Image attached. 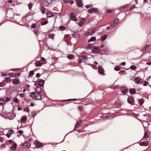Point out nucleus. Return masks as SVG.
I'll list each match as a JSON object with an SVG mask.
<instances>
[{
    "label": "nucleus",
    "mask_w": 151,
    "mask_h": 151,
    "mask_svg": "<svg viewBox=\"0 0 151 151\" xmlns=\"http://www.w3.org/2000/svg\"><path fill=\"white\" fill-rule=\"evenodd\" d=\"M41 92V91L40 89L38 87H37L35 91L32 92V97L35 99L41 100L42 98V96L40 94Z\"/></svg>",
    "instance_id": "obj_1"
},
{
    "label": "nucleus",
    "mask_w": 151,
    "mask_h": 151,
    "mask_svg": "<svg viewBox=\"0 0 151 151\" xmlns=\"http://www.w3.org/2000/svg\"><path fill=\"white\" fill-rule=\"evenodd\" d=\"M10 100V98L9 97H6L5 100L3 97L1 98H0V106L4 105Z\"/></svg>",
    "instance_id": "obj_2"
},
{
    "label": "nucleus",
    "mask_w": 151,
    "mask_h": 151,
    "mask_svg": "<svg viewBox=\"0 0 151 151\" xmlns=\"http://www.w3.org/2000/svg\"><path fill=\"white\" fill-rule=\"evenodd\" d=\"M115 114L111 113H108L104 114L103 115L102 118L104 119H110L111 118L114 117Z\"/></svg>",
    "instance_id": "obj_3"
},
{
    "label": "nucleus",
    "mask_w": 151,
    "mask_h": 151,
    "mask_svg": "<svg viewBox=\"0 0 151 151\" xmlns=\"http://www.w3.org/2000/svg\"><path fill=\"white\" fill-rule=\"evenodd\" d=\"M53 0H44L43 1L42 4L44 6H48L52 4Z\"/></svg>",
    "instance_id": "obj_4"
},
{
    "label": "nucleus",
    "mask_w": 151,
    "mask_h": 151,
    "mask_svg": "<svg viewBox=\"0 0 151 151\" xmlns=\"http://www.w3.org/2000/svg\"><path fill=\"white\" fill-rule=\"evenodd\" d=\"M30 146V144L28 142H25L22 145V148L23 149H25L27 148H29Z\"/></svg>",
    "instance_id": "obj_5"
},
{
    "label": "nucleus",
    "mask_w": 151,
    "mask_h": 151,
    "mask_svg": "<svg viewBox=\"0 0 151 151\" xmlns=\"http://www.w3.org/2000/svg\"><path fill=\"white\" fill-rule=\"evenodd\" d=\"M119 22V20L118 19H115L110 23V25L111 27H114L118 24Z\"/></svg>",
    "instance_id": "obj_6"
},
{
    "label": "nucleus",
    "mask_w": 151,
    "mask_h": 151,
    "mask_svg": "<svg viewBox=\"0 0 151 151\" xmlns=\"http://www.w3.org/2000/svg\"><path fill=\"white\" fill-rule=\"evenodd\" d=\"M70 19L74 21H77L78 19L76 17L74 14L73 12H71L70 14Z\"/></svg>",
    "instance_id": "obj_7"
},
{
    "label": "nucleus",
    "mask_w": 151,
    "mask_h": 151,
    "mask_svg": "<svg viewBox=\"0 0 151 151\" xmlns=\"http://www.w3.org/2000/svg\"><path fill=\"white\" fill-rule=\"evenodd\" d=\"M17 147V145L14 142L12 146L10 147V148L13 151H15L16 150Z\"/></svg>",
    "instance_id": "obj_8"
},
{
    "label": "nucleus",
    "mask_w": 151,
    "mask_h": 151,
    "mask_svg": "<svg viewBox=\"0 0 151 151\" xmlns=\"http://www.w3.org/2000/svg\"><path fill=\"white\" fill-rule=\"evenodd\" d=\"M87 57L84 55H81L79 57V63H81L82 61V60H86L87 59Z\"/></svg>",
    "instance_id": "obj_9"
},
{
    "label": "nucleus",
    "mask_w": 151,
    "mask_h": 151,
    "mask_svg": "<svg viewBox=\"0 0 151 151\" xmlns=\"http://www.w3.org/2000/svg\"><path fill=\"white\" fill-rule=\"evenodd\" d=\"M34 144L36 145L37 148L40 147L42 145V144L39 142L37 140H35L34 142Z\"/></svg>",
    "instance_id": "obj_10"
},
{
    "label": "nucleus",
    "mask_w": 151,
    "mask_h": 151,
    "mask_svg": "<svg viewBox=\"0 0 151 151\" xmlns=\"http://www.w3.org/2000/svg\"><path fill=\"white\" fill-rule=\"evenodd\" d=\"M96 28H93L92 29L91 32H88L86 34V35H87L88 36L92 35L96 32Z\"/></svg>",
    "instance_id": "obj_11"
},
{
    "label": "nucleus",
    "mask_w": 151,
    "mask_h": 151,
    "mask_svg": "<svg viewBox=\"0 0 151 151\" xmlns=\"http://www.w3.org/2000/svg\"><path fill=\"white\" fill-rule=\"evenodd\" d=\"M148 145L149 142L148 141L141 142L139 144V145L142 146H147Z\"/></svg>",
    "instance_id": "obj_12"
},
{
    "label": "nucleus",
    "mask_w": 151,
    "mask_h": 151,
    "mask_svg": "<svg viewBox=\"0 0 151 151\" xmlns=\"http://www.w3.org/2000/svg\"><path fill=\"white\" fill-rule=\"evenodd\" d=\"M76 3L80 7H81L83 6V4L81 0H76Z\"/></svg>",
    "instance_id": "obj_13"
},
{
    "label": "nucleus",
    "mask_w": 151,
    "mask_h": 151,
    "mask_svg": "<svg viewBox=\"0 0 151 151\" xmlns=\"http://www.w3.org/2000/svg\"><path fill=\"white\" fill-rule=\"evenodd\" d=\"M85 21V19L83 18L81 19L80 22L78 24V25L80 27L82 26L83 25Z\"/></svg>",
    "instance_id": "obj_14"
},
{
    "label": "nucleus",
    "mask_w": 151,
    "mask_h": 151,
    "mask_svg": "<svg viewBox=\"0 0 151 151\" xmlns=\"http://www.w3.org/2000/svg\"><path fill=\"white\" fill-rule=\"evenodd\" d=\"M98 71L99 73L101 74H103L104 71L103 68L101 66L99 67V68Z\"/></svg>",
    "instance_id": "obj_15"
},
{
    "label": "nucleus",
    "mask_w": 151,
    "mask_h": 151,
    "mask_svg": "<svg viewBox=\"0 0 151 151\" xmlns=\"http://www.w3.org/2000/svg\"><path fill=\"white\" fill-rule=\"evenodd\" d=\"M133 100V98L132 97H129L127 99V101L129 104H131Z\"/></svg>",
    "instance_id": "obj_16"
},
{
    "label": "nucleus",
    "mask_w": 151,
    "mask_h": 151,
    "mask_svg": "<svg viewBox=\"0 0 151 151\" xmlns=\"http://www.w3.org/2000/svg\"><path fill=\"white\" fill-rule=\"evenodd\" d=\"M47 17L48 18L51 17L53 16V14L51 12H48L47 13Z\"/></svg>",
    "instance_id": "obj_17"
},
{
    "label": "nucleus",
    "mask_w": 151,
    "mask_h": 151,
    "mask_svg": "<svg viewBox=\"0 0 151 151\" xmlns=\"http://www.w3.org/2000/svg\"><path fill=\"white\" fill-rule=\"evenodd\" d=\"M15 116L16 115L15 114H11L9 116L8 119H9L10 120H12L13 119Z\"/></svg>",
    "instance_id": "obj_18"
},
{
    "label": "nucleus",
    "mask_w": 151,
    "mask_h": 151,
    "mask_svg": "<svg viewBox=\"0 0 151 151\" xmlns=\"http://www.w3.org/2000/svg\"><path fill=\"white\" fill-rule=\"evenodd\" d=\"M27 118L26 116H23L21 119V122L22 123H24L26 122Z\"/></svg>",
    "instance_id": "obj_19"
},
{
    "label": "nucleus",
    "mask_w": 151,
    "mask_h": 151,
    "mask_svg": "<svg viewBox=\"0 0 151 151\" xmlns=\"http://www.w3.org/2000/svg\"><path fill=\"white\" fill-rule=\"evenodd\" d=\"M45 82L44 81L42 80H40L38 82L39 85L40 86H42Z\"/></svg>",
    "instance_id": "obj_20"
},
{
    "label": "nucleus",
    "mask_w": 151,
    "mask_h": 151,
    "mask_svg": "<svg viewBox=\"0 0 151 151\" xmlns=\"http://www.w3.org/2000/svg\"><path fill=\"white\" fill-rule=\"evenodd\" d=\"M43 63L41 62H40L39 61H37L36 63V66H40L42 65Z\"/></svg>",
    "instance_id": "obj_21"
},
{
    "label": "nucleus",
    "mask_w": 151,
    "mask_h": 151,
    "mask_svg": "<svg viewBox=\"0 0 151 151\" xmlns=\"http://www.w3.org/2000/svg\"><path fill=\"white\" fill-rule=\"evenodd\" d=\"M81 121L77 122L75 125V129L77 128L79 125L81 124Z\"/></svg>",
    "instance_id": "obj_22"
},
{
    "label": "nucleus",
    "mask_w": 151,
    "mask_h": 151,
    "mask_svg": "<svg viewBox=\"0 0 151 151\" xmlns=\"http://www.w3.org/2000/svg\"><path fill=\"white\" fill-rule=\"evenodd\" d=\"M134 81L136 83H139L140 82V79L138 77H136L134 78Z\"/></svg>",
    "instance_id": "obj_23"
},
{
    "label": "nucleus",
    "mask_w": 151,
    "mask_h": 151,
    "mask_svg": "<svg viewBox=\"0 0 151 151\" xmlns=\"http://www.w3.org/2000/svg\"><path fill=\"white\" fill-rule=\"evenodd\" d=\"M92 50L93 52L96 53L98 51V48L96 47H94L93 48Z\"/></svg>",
    "instance_id": "obj_24"
},
{
    "label": "nucleus",
    "mask_w": 151,
    "mask_h": 151,
    "mask_svg": "<svg viewBox=\"0 0 151 151\" xmlns=\"http://www.w3.org/2000/svg\"><path fill=\"white\" fill-rule=\"evenodd\" d=\"M73 36L74 37L78 38L79 37L80 35L77 33H74L73 34Z\"/></svg>",
    "instance_id": "obj_25"
},
{
    "label": "nucleus",
    "mask_w": 151,
    "mask_h": 151,
    "mask_svg": "<svg viewBox=\"0 0 151 151\" xmlns=\"http://www.w3.org/2000/svg\"><path fill=\"white\" fill-rule=\"evenodd\" d=\"M96 39V38L95 37H92L88 40V42H89L94 41Z\"/></svg>",
    "instance_id": "obj_26"
},
{
    "label": "nucleus",
    "mask_w": 151,
    "mask_h": 151,
    "mask_svg": "<svg viewBox=\"0 0 151 151\" xmlns=\"http://www.w3.org/2000/svg\"><path fill=\"white\" fill-rule=\"evenodd\" d=\"M5 81L8 83L10 82L11 81V79L10 77H7L5 78Z\"/></svg>",
    "instance_id": "obj_27"
},
{
    "label": "nucleus",
    "mask_w": 151,
    "mask_h": 151,
    "mask_svg": "<svg viewBox=\"0 0 151 151\" xmlns=\"http://www.w3.org/2000/svg\"><path fill=\"white\" fill-rule=\"evenodd\" d=\"M138 101L139 102V104L140 105H142L144 103V101L142 99H139L138 100Z\"/></svg>",
    "instance_id": "obj_28"
},
{
    "label": "nucleus",
    "mask_w": 151,
    "mask_h": 151,
    "mask_svg": "<svg viewBox=\"0 0 151 151\" xmlns=\"http://www.w3.org/2000/svg\"><path fill=\"white\" fill-rule=\"evenodd\" d=\"M96 11V9L94 8H92L91 9H90L88 10V12L91 13L93 12Z\"/></svg>",
    "instance_id": "obj_29"
},
{
    "label": "nucleus",
    "mask_w": 151,
    "mask_h": 151,
    "mask_svg": "<svg viewBox=\"0 0 151 151\" xmlns=\"http://www.w3.org/2000/svg\"><path fill=\"white\" fill-rule=\"evenodd\" d=\"M107 36L106 35H104L101 38V40L102 41H103L105 40Z\"/></svg>",
    "instance_id": "obj_30"
},
{
    "label": "nucleus",
    "mask_w": 151,
    "mask_h": 151,
    "mask_svg": "<svg viewBox=\"0 0 151 151\" xmlns=\"http://www.w3.org/2000/svg\"><path fill=\"white\" fill-rule=\"evenodd\" d=\"M54 34L51 33L49 35V37L50 38L52 39V40H53L54 37Z\"/></svg>",
    "instance_id": "obj_31"
},
{
    "label": "nucleus",
    "mask_w": 151,
    "mask_h": 151,
    "mask_svg": "<svg viewBox=\"0 0 151 151\" xmlns=\"http://www.w3.org/2000/svg\"><path fill=\"white\" fill-rule=\"evenodd\" d=\"M28 6L29 7V10H30L33 6V4L32 3H30L28 5Z\"/></svg>",
    "instance_id": "obj_32"
},
{
    "label": "nucleus",
    "mask_w": 151,
    "mask_h": 151,
    "mask_svg": "<svg viewBox=\"0 0 151 151\" xmlns=\"http://www.w3.org/2000/svg\"><path fill=\"white\" fill-rule=\"evenodd\" d=\"M41 12L43 13L44 14L45 12V9L43 7H42L41 9Z\"/></svg>",
    "instance_id": "obj_33"
},
{
    "label": "nucleus",
    "mask_w": 151,
    "mask_h": 151,
    "mask_svg": "<svg viewBox=\"0 0 151 151\" xmlns=\"http://www.w3.org/2000/svg\"><path fill=\"white\" fill-rule=\"evenodd\" d=\"M34 74L33 71H31L29 73V76L30 77L32 76Z\"/></svg>",
    "instance_id": "obj_34"
},
{
    "label": "nucleus",
    "mask_w": 151,
    "mask_h": 151,
    "mask_svg": "<svg viewBox=\"0 0 151 151\" xmlns=\"http://www.w3.org/2000/svg\"><path fill=\"white\" fill-rule=\"evenodd\" d=\"M130 92L131 93L134 94L136 92V91L134 89H131L130 90Z\"/></svg>",
    "instance_id": "obj_35"
},
{
    "label": "nucleus",
    "mask_w": 151,
    "mask_h": 151,
    "mask_svg": "<svg viewBox=\"0 0 151 151\" xmlns=\"http://www.w3.org/2000/svg\"><path fill=\"white\" fill-rule=\"evenodd\" d=\"M130 68L132 70H134L136 68V66L134 65H132L130 66Z\"/></svg>",
    "instance_id": "obj_36"
},
{
    "label": "nucleus",
    "mask_w": 151,
    "mask_h": 151,
    "mask_svg": "<svg viewBox=\"0 0 151 151\" xmlns=\"http://www.w3.org/2000/svg\"><path fill=\"white\" fill-rule=\"evenodd\" d=\"M31 116L32 117H34L36 114V113L35 111H32L31 113Z\"/></svg>",
    "instance_id": "obj_37"
},
{
    "label": "nucleus",
    "mask_w": 151,
    "mask_h": 151,
    "mask_svg": "<svg viewBox=\"0 0 151 151\" xmlns=\"http://www.w3.org/2000/svg\"><path fill=\"white\" fill-rule=\"evenodd\" d=\"M14 83L15 84H17L19 83V81L16 79H14L13 80Z\"/></svg>",
    "instance_id": "obj_38"
},
{
    "label": "nucleus",
    "mask_w": 151,
    "mask_h": 151,
    "mask_svg": "<svg viewBox=\"0 0 151 151\" xmlns=\"http://www.w3.org/2000/svg\"><path fill=\"white\" fill-rule=\"evenodd\" d=\"M93 46V45L92 44H89L87 47V48L88 49H91Z\"/></svg>",
    "instance_id": "obj_39"
},
{
    "label": "nucleus",
    "mask_w": 151,
    "mask_h": 151,
    "mask_svg": "<svg viewBox=\"0 0 151 151\" xmlns=\"http://www.w3.org/2000/svg\"><path fill=\"white\" fill-rule=\"evenodd\" d=\"M114 70L116 71H118L120 70V69L119 67L116 66L114 68Z\"/></svg>",
    "instance_id": "obj_40"
},
{
    "label": "nucleus",
    "mask_w": 151,
    "mask_h": 151,
    "mask_svg": "<svg viewBox=\"0 0 151 151\" xmlns=\"http://www.w3.org/2000/svg\"><path fill=\"white\" fill-rule=\"evenodd\" d=\"M90 65L93 69H96L97 66L96 65L93 64H91Z\"/></svg>",
    "instance_id": "obj_41"
},
{
    "label": "nucleus",
    "mask_w": 151,
    "mask_h": 151,
    "mask_svg": "<svg viewBox=\"0 0 151 151\" xmlns=\"http://www.w3.org/2000/svg\"><path fill=\"white\" fill-rule=\"evenodd\" d=\"M149 47V45H146L144 46L143 47L142 50L144 51H145V50L147 49Z\"/></svg>",
    "instance_id": "obj_42"
},
{
    "label": "nucleus",
    "mask_w": 151,
    "mask_h": 151,
    "mask_svg": "<svg viewBox=\"0 0 151 151\" xmlns=\"http://www.w3.org/2000/svg\"><path fill=\"white\" fill-rule=\"evenodd\" d=\"M92 5H87L85 6L86 7L87 9H88L90 8H91L92 7Z\"/></svg>",
    "instance_id": "obj_43"
},
{
    "label": "nucleus",
    "mask_w": 151,
    "mask_h": 151,
    "mask_svg": "<svg viewBox=\"0 0 151 151\" xmlns=\"http://www.w3.org/2000/svg\"><path fill=\"white\" fill-rule=\"evenodd\" d=\"M73 56L72 55H69L68 56V58L70 59H73Z\"/></svg>",
    "instance_id": "obj_44"
},
{
    "label": "nucleus",
    "mask_w": 151,
    "mask_h": 151,
    "mask_svg": "<svg viewBox=\"0 0 151 151\" xmlns=\"http://www.w3.org/2000/svg\"><path fill=\"white\" fill-rule=\"evenodd\" d=\"M14 133V131L13 130H10L9 131L8 133L10 134V135H11L13 133Z\"/></svg>",
    "instance_id": "obj_45"
},
{
    "label": "nucleus",
    "mask_w": 151,
    "mask_h": 151,
    "mask_svg": "<svg viewBox=\"0 0 151 151\" xmlns=\"http://www.w3.org/2000/svg\"><path fill=\"white\" fill-rule=\"evenodd\" d=\"M36 27V25L35 23L33 24L31 26V28L32 29Z\"/></svg>",
    "instance_id": "obj_46"
},
{
    "label": "nucleus",
    "mask_w": 151,
    "mask_h": 151,
    "mask_svg": "<svg viewBox=\"0 0 151 151\" xmlns=\"http://www.w3.org/2000/svg\"><path fill=\"white\" fill-rule=\"evenodd\" d=\"M78 109L79 110L81 111L82 110V106H79L78 107Z\"/></svg>",
    "instance_id": "obj_47"
},
{
    "label": "nucleus",
    "mask_w": 151,
    "mask_h": 151,
    "mask_svg": "<svg viewBox=\"0 0 151 151\" xmlns=\"http://www.w3.org/2000/svg\"><path fill=\"white\" fill-rule=\"evenodd\" d=\"M20 75V73H17L14 74V77H16L17 76H18Z\"/></svg>",
    "instance_id": "obj_48"
},
{
    "label": "nucleus",
    "mask_w": 151,
    "mask_h": 151,
    "mask_svg": "<svg viewBox=\"0 0 151 151\" xmlns=\"http://www.w3.org/2000/svg\"><path fill=\"white\" fill-rule=\"evenodd\" d=\"M148 84V83L147 82H146V81H144V84L143 85L145 86H147Z\"/></svg>",
    "instance_id": "obj_49"
},
{
    "label": "nucleus",
    "mask_w": 151,
    "mask_h": 151,
    "mask_svg": "<svg viewBox=\"0 0 151 151\" xmlns=\"http://www.w3.org/2000/svg\"><path fill=\"white\" fill-rule=\"evenodd\" d=\"M59 28L60 29H62L63 30H64L65 29V27L63 26H61Z\"/></svg>",
    "instance_id": "obj_50"
},
{
    "label": "nucleus",
    "mask_w": 151,
    "mask_h": 151,
    "mask_svg": "<svg viewBox=\"0 0 151 151\" xmlns=\"http://www.w3.org/2000/svg\"><path fill=\"white\" fill-rule=\"evenodd\" d=\"M14 101L15 103H18L19 101L18 99L17 98H15L14 100Z\"/></svg>",
    "instance_id": "obj_51"
},
{
    "label": "nucleus",
    "mask_w": 151,
    "mask_h": 151,
    "mask_svg": "<svg viewBox=\"0 0 151 151\" xmlns=\"http://www.w3.org/2000/svg\"><path fill=\"white\" fill-rule=\"evenodd\" d=\"M19 96L22 98H23L24 97V94L22 93H20L19 94Z\"/></svg>",
    "instance_id": "obj_52"
},
{
    "label": "nucleus",
    "mask_w": 151,
    "mask_h": 151,
    "mask_svg": "<svg viewBox=\"0 0 151 151\" xmlns=\"http://www.w3.org/2000/svg\"><path fill=\"white\" fill-rule=\"evenodd\" d=\"M135 7V6H132L131 7H130V9H129V11L132 10Z\"/></svg>",
    "instance_id": "obj_53"
},
{
    "label": "nucleus",
    "mask_w": 151,
    "mask_h": 151,
    "mask_svg": "<svg viewBox=\"0 0 151 151\" xmlns=\"http://www.w3.org/2000/svg\"><path fill=\"white\" fill-rule=\"evenodd\" d=\"M9 76L11 77H14V74L10 73L9 74Z\"/></svg>",
    "instance_id": "obj_54"
},
{
    "label": "nucleus",
    "mask_w": 151,
    "mask_h": 151,
    "mask_svg": "<svg viewBox=\"0 0 151 151\" xmlns=\"http://www.w3.org/2000/svg\"><path fill=\"white\" fill-rule=\"evenodd\" d=\"M122 92L123 93H126L127 92V90L126 89H125L123 90Z\"/></svg>",
    "instance_id": "obj_55"
},
{
    "label": "nucleus",
    "mask_w": 151,
    "mask_h": 151,
    "mask_svg": "<svg viewBox=\"0 0 151 151\" xmlns=\"http://www.w3.org/2000/svg\"><path fill=\"white\" fill-rule=\"evenodd\" d=\"M45 59L44 58L42 57L41 58V61L42 62H44L45 61Z\"/></svg>",
    "instance_id": "obj_56"
},
{
    "label": "nucleus",
    "mask_w": 151,
    "mask_h": 151,
    "mask_svg": "<svg viewBox=\"0 0 151 151\" xmlns=\"http://www.w3.org/2000/svg\"><path fill=\"white\" fill-rule=\"evenodd\" d=\"M71 0H63L64 2L65 3H68Z\"/></svg>",
    "instance_id": "obj_57"
},
{
    "label": "nucleus",
    "mask_w": 151,
    "mask_h": 151,
    "mask_svg": "<svg viewBox=\"0 0 151 151\" xmlns=\"http://www.w3.org/2000/svg\"><path fill=\"white\" fill-rule=\"evenodd\" d=\"M23 131L21 130H19L18 131V133L19 134H21L23 133Z\"/></svg>",
    "instance_id": "obj_58"
},
{
    "label": "nucleus",
    "mask_w": 151,
    "mask_h": 151,
    "mask_svg": "<svg viewBox=\"0 0 151 151\" xmlns=\"http://www.w3.org/2000/svg\"><path fill=\"white\" fill-rule=\"evenodd\" d=\"M5 145L3 143L1 145V147L2 148L3 147L4 148H5Z\"/></svg>",
    "instance_id": "obj_59"
},
{
    "label": "nucleus",
    "mask_w": 151,
    "mask_h": 151,
    "mask_svg": "<svg viewBox=\"0 0 151 151\" xmlns=\"http://www.w3.org/2000/svg\"><path fill=\"white\" fill-rule=\"evenodd\" d=\"M2 76H6L7 75V74L5 73H1Z\"/></svg>",
    "instance_id": "obj_60"
},
{
    "label": "nucleus",
    "mask_w": 151,
    "mask_h": 151,
    "mask_svg": "<svg viewBox=\"0 0 151 151\" xmlns=\"http://www.w3.org/2000/svg\"><path fill=\"white\" fill-rule=\"evenodd\" d=\"M48 23V21H45L43 24H42V25H44L47 24Z\"/></svg>",
    "instance_id": "obj_61"
},
{
    "label": "nucleus",
    "mask_w": 151,
    "mask_h": 151,
    "mask_svg": "<svg viewBox=\"0 0 151 151\" xmlns=\"http://www.w3.org/2000/svg\"><path fill=\"white\" fill-rule=\"evenodd\" d=\"M29 111V109L28 108H25L24 109V111H26L27 112H28Z\"/></svg>",
    "instance_id": "obj_62"
},
{
    "label": "nucleus",
    "mask_w": 151,
    "mask_h": 151,
    "mask_svg": "<svg viewBox=\"0 0 151 151\" xmlns=\"http://www.w3.org/2000/svg\"><path fill=\"white\" fill-rule=\"evenodd\" d=\"M10 135H11L10 134H9V133H8L6 134V136L8 138H9L10 137Z\"/></svg>",
    "instance_id": "obj_63"
},
{
    "label": "nucleus",
    "mask_w": 151,
    "mask_h": 151,
    "mask_svg": "<svg viewBox=\"0 0 151 151\" xmlns=\"http://www.w3.org/2000/svg\"><path fill=\"white\" fill-rule=\"evenodd\" d=\"M112 12V11L111 10H108L107 11V13H111Z\"/></svg>",
    "instance_id": "obj_64"
}]
</instances>
